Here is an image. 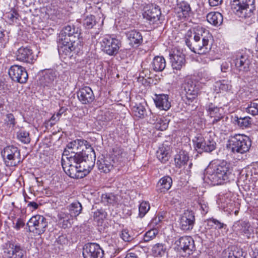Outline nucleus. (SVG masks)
<instances>
[{"mask_svg": "<svg viewBox=\"0 0 258 258\" xmlns=\"http://www.w3.org/2000/svg\"><path fill=\"white\" fill-rule=\"evenodd\" d=\"M114 164L112 162L111 158L109 157L101 158L97 162L98 169L104 173H108L110 171L113 169Z\"/></svg>", "mask_w": 258, "mask_h": 258, "instance_id": "a878e982", "label": "nucleus"}, {"mask_svg": "<svg viewBox=\"0 0 258 258\" xmlns=\"http://www.w3.org/2000/svg\"><path fill=\"white\" fill-rule=\"evenodd\" d=\"M61 44L62 46H59L58 52L60 57L63 59L71 58L76 52L77 47L80 46L79 45L70 43Z\"/></svg>", "mask_w": 258, "mask_h": 258, "instance_id": "4be33fe9", "label": "nucleus"}, {"mask_svg": "<svg viewBox=\"0 0 258 258\" xmlns=\"http://www.w3.org/2000/svg\"><path fill=\"white\" fill-rule=\"evenodd\" d=\"M68 209L72 216L73 217H76L81 213L82 206L80 202L76 201L71 204L68 207Z\"/></svg>", "mask_w": 258, "mask_h": 258, "instance_id": "f704fd0d", "label": "nucleus"}, {"mask_svg": "<svg viewBox=\"0 0 258 258\" xmlns=\"http://www.w3.org/2000/svg\"><path fill=\"white\" fill-rule=\"evenodd\" d=\"M170 59L173 70L179 71L185 66V55L179 51L174 52L173 53L171 54Z\"/></svg>", "mask_w": 258, "mask_h": 258, "instance_id": "6ab92c4d", "label": "nucleus"}, {"mask_svg": "<svg viewBox=\"0 0 258 258\" xmlns=\"http://www.w3.org/2000/svg\"><path fill=\"white\" fill-rule=\"evenodd\" d=\"M175 244L178 246L179 248L189 254L195 248L194 240L190 236L181 237L175 241Z\"/></svg>", "mask_w": 258, "mask_h": 258, "instance_id": "a211bd4d", "label": "nucleus"}, {"mask_svg": "<svg viewBox=\"0 0 258 258\" xmlns=\"http://www.w3.org/2000/svg\"><path fill=\"white\" fill-rule=\"evenodd\" d=\"M246 111L252 115L258 114V103L255 102H250L246 108Z\"/></svg>", "mask_w": 258, "mask_h": 258, "instance_id": "8fccbe9b", "label": "nucleus"}, {"mask_svg": "<svg viewBox=\"0 0 258 258\" xmlns=\"http://www.w3.org/2000/svg\"><path fill=\"white\" fill-rule=\"evenodd\" d=\"M150 209V204L148 202H142L139 207V216L140 218H143L145 216L146 213L149 211Z\"/></svg>", "mask_w": 258, "mask_h": 258, "instance_id": "c03bdc74", "label": "nucleus"}, {"mask_svg": "<svg viewBox=\"0 0 258 258\" xmlns=\"http://www.w3.org/2000/svg\"><path fill=\"white\" fill-rule=\"evenodd\" d=\"M16 58L18 60L33 63L35 60L33 52L28 47H21L18 49L16 53Z\"/></svg>", "mask_w": 258, "mask_h": 258, "instance_id": "dca6fc26", "label": "nucleus"}, {"mask_svg": "<svg viewBox=\"0 0 258 258\" xmlns=\"http://www.w3.org/2000/svg\"><path fill=\"white\" fill-rule=\"evenodd\" d=\"M106 215V213L103 209H98L94 212L93 218L95 220L99 222L104 219Z\"/></svg>", "mask_w": 258, "mask_h": 258, "instance_id": "de8ad7c7", "label": "nucleus"}, {"mask_svg": "<svg viewBox=\"0 0 258 258\" xmlns=\"http://www.w3.org/2000/svg\"><path fill=\"white\" fill-rule=\"evenodd\" d=\"M152 252L157 257H164L168 255L167 246L163 243H157L152 247Z\"/></svg>", "mask_w": 258, "mask_h": 258, "instance_id": "7c9ffc66", "label": "nucleus"}, {"mask_svg": "<svg viewBox=\"0 0 258 258\" xmlns=\"http://www.w3.org/2000/svg\"><path fill=\"white\" fill-rule=\"evenodd\" d=\"M254 0H232L230 2L233 12L241 18L249 17L251 9L250 6L254 5Z\"/></svg>", "mask_w": 258, "mask_h": 258, "instance_id": "6e6552de", "label": "nucleus"}, {"mask_svg": "<svg viewBox=\"0 0 258 258\" xmlns=\"http://www.w3.org/2000/svg\"><path fill=\"white\" fill-rule=\"evenodd\" d=\"M2 155L7 166H16L22 162L20 150L14 146L6 147L2 152Z\"/></svg>", "mask_w": 258, "mask_h": 258, "instance_id": "423d86ee", "label": "nucleus"}, {"mask_svg": "<svg viewBox=\"0 0 258 258\" xmlns=\"http://www.w3.org/2000/svg\"><path fill=\"white\" fill-rule=\"evenodd\" d=\"M59 119V118L58 117H57L56 114H54L53 115L49 121H50V125L51 126H52L53 125H54L57 121H58Z\"/></svg>", "mask_w": 258, "mask_h": 258, "instance_id": "0e129e2a", "label": "nucleus"}, {"mask_svg": "<svg viewBox=\"0 0 258 258\" xmlns=\"http://www.w3.org/2000/svg\"><path fill=\"white\" fill-rule=\"evenodd\" d=\"M129 44L132 47L138 46L143 42V36L141 33L137 30H131L125 33Z\"/></svg>", "mask_w": 258, "mask_h": 258, "instance_id": "5701e85b", "label": "nucleus"}, {"mask_svg": "<svg viewBox=\"0 0 258 258\" xmlns=\"http://www.w3.org/2000/svg\"><path fill=\"white\" fill-rule=\"evenodd\" d=\"M158 233V231L156 228L151 229L144 234L143 240L145 242H149L154 239Z\"/></svg>", "mask_w": 258, "mask_h": 258, "instance_id": "a18cd8bd", "label": "nucleus"}, {"mask_svg": "<svg viewBox=\"0 0 258 258\" xmlns=\"http://www.w3.org/2000/svg\"><path fill=\"white\" fill-rule=\"evenodd\" d=\"M6 118L8 124H9L10 126H12L14 127L16 124L14 115L12 113L8 114L6 116Z\"/></svg>", "mask_w": 258, "mask_h": 258, "instance_id": "bf43d9fd", "label": "nucleus"}, {"mask_svg": "<svg viewBox=\"0 0 258 258\" xmlns=\"http://www.w3.org/2000/svg\"><path fill=\"white\" fill-rule=\"evenodd\" d=\"M29 231L36 235L44 233L48 227L47 219L42 215H36L32 216L27 223Z\"/></svg>", "mask_w": 258, "mask_h": 258, "instance_id": "0eeeda50", "label": "nucleus"}, {"mask_svg": "<svg viewBox=\"0 0 258 258\" xmlns=\"http://www.w3.org/2000/svg\"><path fill=\"white\" fill-rule=\"evenodd\" d=\"M120 237L123 240L126 242L131 241L133 239V236L130 234V231L127 229H123L120 234Z\"/></svg>", "mask_w": 258, "mask_h": 258, "instance_id": "603ef678", "label": "nucleus"}, {"mask_svg": "<svg viewBox=\"0 0 258 258\" xmlns=\"http://www.w3.org/2000/svg\"><path fill=\"white\" fill-rule=\"evenodd\" d=\"M205 171V180L214 185L223 184L228 182L231 174L226 162L220 161H212Z\"/></svg>", "mask_w": 258, "mask_h": 258, "instance_id": "7ed1b4c3", "label": "nucleus"}, {"mask_svg": "<svg viewBox=\"0 0 258 258\" xmlns=\"http://www.w3.org/2000/svg\"><path fill=\"white\" fill-rule=\"evenodd\" d=\"M96 155L89 143L83 139L69 143L64 149L61 165L71 178H82L88 175L95 165Z\"/></svg>", "mask_w": 258, "mask_h": 258, "instance_id": "f257e3e1", "label": "nucleus"}, {"mask_svg": "<svg viewBox=\"0 0 258 258\" xmlns=\"http://www.w3.org/2000/svg\"><path fill=\"white\" fill-rule=\"evenodd\" d=\"M231 86L227 80L217 81L214 85V90L217 93L226 92L231 89Z\"/></svg>", "mask_w": 258, "mask_h": 258, "instance_id": "72a5a7b5", "label": "nucleus"}, {"mask_svg": "<svg viewBox=\"0 0 258 258\" xmlns=\"http://www.w3.org/2000/svg\"><path fill=\"white\" fill-rule=\"evenodd\" d=\"M96 24L95 16H88L84 21V25L87 29H91Z\"/></svg>", "mask_w": 258, "mask_h": 258, "instance_id": "49530a36", "label": "nucleus"}, {"mask_svg": "<svg viewBox=\"0 0 258 258\" xmlns=\"http://www.w3.org/2000/svg\"><path fill=\"white\" fill-rule=\"evenodd\" d=\"M223 258H244V257L242 255V251L234 250L229 252L228 255Z\"/></svg>", "mask_w": 258, "mask_h": 258, "instance_id": "5fc2aeb1", "label": "nucleus"}, {"mask_svg": "<svg viewBox=\"0 0 258 258\" xmlns=\"http://www.w3.org/2000/svg\"><path fill=\"white\" fill-rule=\"evenodd\" d=\"M133 110L136 116L143 118L145 117L146 110L145 106L142 104H138L133 107Z\"/></svg>", "mask_w": 258, "mask_h": 258, "instance_id": "79ce46f5", "label": "nucleus"}, {"mask_svg": "<svg viewBox=\"0 0 258 258\" xmlns=\"http://www.w3.org/2000/svg\"><path fill=\"white\" fill-rule=\"evenodd\" d=\"M18 16L17 12L14 10H11L7 14V18L11 22L16 21L18 19Z\"/></svg>", "mask_w": 258, "mask_h": 258, "instance_id": "4d7b16f0", "label": "nucleus"}, {"mask_svg": "<svg viewBox=\"0 0 258 258\" xmlns=\"http://www.w3.org/2000/svg\"><path fill=\"white\" fill-rule=\"evenodd\" d=\"M208 111L211 118L214 117L217 115L221 114L223 112V109L215 106L212 103L209 104Z\"/></svg>", "mask_w": 258, "mask_h": 258, "instance_id": "37998d69", "label": "nucleus"}, {"mask_svg": "<svg viewBox=\"0 0 258 258\" xmlns=\"http://www.w3.org/2000/svg\"><path fill=\"white\" fill-rule=\"evenodd\" d=\"M207 224L208 228L222 229L224 226H226L223 223L221 222L219 220L212 218L207 220Z\"/></svg>", "mask_w": 258, "mask_h": 258, "instance_id": "a19ab883", "label": "nucleus"}, {"mask_svg": "<svg viewBox=\"0 0 258 258\" xmlns=\"http://www.w3.org/2000/svg\"><path fill=\"white\" fill-rule=\"evenodd\" d=\"M182 87L185 95L186 104H190L198 96L199 88L195 82L190 79L186 80Z\"/></svg>", "mask_w": 258, "mask_h": 258, "instance_id": "f8f14e48", "label": "nucleus"}, {"mask_svg": "<svg viewBox=\"0 0 258 258\" xmlns=\"http://www.w3.org/2000/svg\"><path fill=\"white\" fill-rule=\"evenodd\" d=\"M222 0H209V4L211 7H216L221 4Z\"/></svg>", "mask_w": 258, "mask_h": 258, "instance_id": "680f3d73", "label": "nucleus"}, {"mask_svg": "<svg viewBox=\"0 0 258 258\" xmlns=\"http://www.w3.org/2000/svg\"><path fill=\"white\" fill-rule=\"evenodd\" d=\"M250 57V55L245 52L236 53L234 59L236 69L239 71L245 72L249 71L251 62Z\"/></svg>", "mask_w": 258, "mask_h": 258, "instance_id": "ddd939ff", "label": "nucleus"}, {"mask_svg": "<svg viewBox=\"0 0 258 258\" xmlns=\"http://www.w3.org/2000/svg\"><path fill=\"white\" fill-rule=\"evenodd\" d=\"M175 12L177 16L181 20L185 19L190 16L191 9L189 4L185 1L177 2Z\"/></svg>", "mask_w": 258, "mask_h": 258, "instance_id": "aec40b11", "label": "nucleus"}, {"mask_svg": "<svg viewBox=\"0 0 258 258\" xmlns=\"http://www.w3.org/2000/svg\"><path fill=\"white\" fill-rule=\"evenodd\" d=\"M160 222V220L156 216L152 219L150 224L153 226H155L158 225Z\"/></svg>", "mask_w": 258, "mask_h": 258, "instance_id": "69168bd1", "label": "nucleus"}, {"mask_svg": "<svg viewBox=\"0 0 258 258\" xmlns=\"http://www.w3.org/2000/svg\"><path fill=\"white\" fill-rule=\"evenodd\" d=\"M154 102L156 107L160 110H168L171 107L168 95L166 94L156 95Z\"/></svg>", "mask_w": 258, "mask_h": 258, "instance_id": "393cba45", "label": "nucleus"}, {"mask_svg": "<svg viewBox=\"0 0 258 258\" xmlns=\"http://www.w3.org/2000/svg\"><path fill=\"white\" fill-rule=\"evenodd\" d=\"M229 68V63L224 61L221 65V70L223 72H226Z\"/></svg>", "mask_w": 258, "mask_h": 258, "instance_id": "e2e57ef3", "label": "nucleus"}, {"mask_svg": "<svg viewBox=\"0 0 258 258\" xmlns=\"http://www.w3.org/2000/svg\"><path fill=\"white\" fill-rule=\"evenodd\" d=\"M195 223V214L192 211H185L180 218L179 226L184 231H190Z\"/></svg>", "mask_w": 258, "mask_h": 258, "instance_id": "2eb2a0df", "label": "nucleus"}, {"mask_svg": "<svg viewBox=\"0 0 258 258\" xmlns=\"http://www.w3.org/2000/svg\"><path fill=\"white\" fill-rule=\"evenodd\" d=\"M25 223L23 220L21 218H18L17 220L15 225L14 226V228L17 230H20L21 228L24 226Z\"/></svg>", "mask_w": 258, "mask_h": 258, "instance_id": "052dcab7", "label": "nucleus"}, {"mask_svg": "<svg viewBox=\"0 0 258 258\" xmlns=\"http://www.w3.org/2000/svg\"><path fill=\"white\" fill-rule=\"evenodd\" d=\"M207 20L210 24L217 26L222 23L223 17L221 13L217 12H212L207 15Z\"/></svg>", "mask_w": 258, "mask_h": 258, "instance_id": "c85d7f7f", "label": "nucleus"}, {"mask_svg": "<svg viewBox=\"0 0 258 258\" xmlns=\"http://www.w3.org/2000/svg\"><path fill=\"white\" fill-rule=\"evenodd\" d=\"M192 36V32L187 31L185 35V43L189 49L194 52L198 54H206L208 52L211 46L209 43L212 38V35L209 31L203 27H199L194 33V38L192 41L187 37Z\"/></svg>", "mask_w": 258, "mask_h": 258, "instance_id": "f03ea898", "label": "nucleus"}, {"mask_svg": "<svg viewBox=\"0 0 258 258\" xmlns=\"http://www.w3.org/2000/svg\"><path fill=\"white\" fill-rule=\"evenodd\" d=\"M199 205L203 214H206L208 212L209 207L207 202L203 200L200 201Z\"/></svg>", "mask_w": 258, "mask_h": 258, "instance_id": "13d9d810", "label": "nucleus"}, {"mask_svg": "<svg viewBox=\"0 0 258 258\" xmlns=\"http://www.w3.org/2000/svg\"><path fill=\"white\" fill-rule=\"evenodd\" d=\"M156 156L159 160L163 163H165L169 159L168 150L164 147L159 148L156 152Z\"/></svg>", "mask_w": 258, "mask_h": 258, "instance_id": "4c0bfd02", "label": "nucleus"}, {"mask_svg": "<svg viewBox=\"0 0 258 258\" xmlns=\"http://www.w3.org/2000/svg\"><path fill=\"white\" fill-rule=\"evenodd\" d=\"M249 228V223L242 220L235 222L233 226V230L237 234L245 235L247 236L250 233Z\"/></svg>", "mask_w": 258, "mask_h": 258, "instance_id": "cd10ccee", "label": "nucleus"}, {"mask_svg": "<svg viewBox=\"0 0 258 258\" xmlns=\"http://www.w3.org/2000/svg\"><path fill=\"white\" fill-rule=\"evenodd\" d=\"M27 206L28 207L32 208V210H33L37 209L38 207V205L37 204V203H36L35 202H29L28 203Z\"/></svg>", "mask_w": 258, "mask_h": 258, "instance_id": "338daca9", "label": "nucleus"}, {"mask_svg": "<svg viewBox=\"0 0 258 258\" xmlns=\"http://www.w3.org/2000/svg\"><path fill=\"white\" fill-rule=\"evenodd\" d=\"M150 121L154 125L155 128L163 131L167 128L169 120L159 115L152 114Z\"/></svg>", "mask_w": 258, "mask_h": 258, "instance_id": "b1692460", "label": "nucleus"}, {"mask_svg": "<svg viewBox=\"0 0 258 258\" xmlns=\"http://www.w3.org/2000/svg\"><path fill=\"white\" fill-rule=\"evenodd\" d=\"M153 70L155 72H161L166 67V61L163 56H155L151 63Z\"/></svg>", "mask_w": 258, "mask_h": 258, "instance_id": "2f4dec72", "label": "nucleus"}, {"mask_svg": "<svg viewBox=\"0 0 258 258\" xmlns=\"http://www.w3.org/2000/svg\"><path fill=\"white\" fill-rule=\"evenodd\" d=\"M67 243V239L64 236L61 235L58 236L55 241L54 245L55 246H57L59 249H61L63 248V245L66 244Z\"/></svg>", "mask_w": 258, "mask_h": 258, "instance_id": "3c124183", "label": "nucleus"}, {"mask_svg": "<svg viewBox=\"0 0 258 258\" xmlns=\"http://www.w3.org/2000/svg\"><path fill=\"white\" fill-rule=\"evenodd\" d=\"M77 94L79 100L83 104H90L95 99L93 91L88 86L80 88Z\"/></svg>", "mask_w": 258, "mask_h": 258, "instance_id": "f3484780", "label": "nucleus"}, {"mask_svg": "<svg viewBox=\"0 0 258 258\" xmlns=\"http://www.w3.org/2000/svg\"><path fill=\"white\" fill-rule=\"evenodd\" d=\"M125 258H138V257L135 253L130 252L126 255Z\"/></svg>", "mask_w": 258, "mask_h": 258, "instance_id": "774afa93", "label": "nucleus"}, {"mask_svg": "<svg viewBox=\"0 0 258 258\" xmlns=\"http://www.w3.org/2000/svg\"><path fill=\"white\" fill-rule=\"evenodd\" d=\"M56 78L55 72L53 71H49L45 73L44 76V79L45 82L47 84L51 83L53 82Z\"/></svg>", "mask_w": 258, "mask_h": 258, "instance_id": "864d4df0", "label": "nucleus"}, {"mask_svg": "<svg viewBox=\"0 0 258 258\" xmlns=\"http://www.w3.org/2000/svg\"><path fill=\"white\" fill-rule=\"evenodd\" d=\"M9 75L13 81L21 84L25 83L28 78L25 68L19 65L11 66L9 70Z\"/></svg>", "mask_w": 258, "mask_h": 258, "instance_id": "9b49d317", "label": "nucleus"}, {"mask_svg": "<svg viewBox=\"0 0 258 258\" xmlns=\"http://www.w3.org/2000/svg\"><path fill=\"white\" fill-rule=\"evenodd\" d=\"M81 30L74 25H68L63 27L58 36L59 44L72 43L82 46V38L80 37Z\"/></svg>", "mask_w": 258, "mask_h": 258, "instance_id": "20e7f679", "label": "nucleus"}, {"mask_svg": "<svg viewBox=\"0 0 258 258\" xmlns=\"http://www.w3.org/2000/svg\"><path fill=\"white\" fill-rule=\"evenodd\" d=\"M125 155L123 149L119 147H115L113 149V152L111 156L112 162L114 163L119 162L122 161L123 158Z\"/></svg>", "mask_w": 258, "mask_h": 258, "instance_id": "473e14b6", "label": "nucleus"}, {"mask_svg": "<svg viewBox=\"0 0 258 258\" xmlns=\"http://www.w3.org/2000/svg\"><path fill=\"white\" fill-rule=\"evenodd\" d=\"M101 201L104 204H114L117 203V198L111 193L102 194Z\"/></svg>", "mask_w": 258, "mask_h": 258, "instance_id": "ea45409f", "label": "nucleus"}, {"mask_svg": "<svg viewBox=\"0 0 258 258\" xmlns=\"http://www.w3.org/2000/svg\"><path fill=\"white\" fill-rule=\"evenodd\" d=\"M9 254L10 257L15 255L14 258H23L25 254V251L19 245H12Z\"/></svg>", "mask_w": 258, "mask_h": 258, "instance_id": "e433bc0d", "label": "nucleus"}, {"mask_svg": "<svg viewBox=\"0 0 258 258\" xmlns=\"http://www.w3.org/2000/svg\"><path fill=\"white\" fill-rule=\"evenodd\" d=\"M251 145V140L247 136L237 134L230 137L227 147L234 153L243 154L249 151Z\"/></svg>", "mask_w": 258, "mask_h": 258, "instance_id": "39448f33", "label": "nucleus"}, {"mask_svg": "<svg viewBox=\"0 0 258 258\" xmlns=\"http://www.w3.org/2000/svg\"><path fill=\"white\" fill-rule=\"evenodd\" d=\"M188 155L185 151H180L174 158L175 163L176 167L181 168L188 161Z\"/></svg>", "mask_w": 258, "mask_h": 258, "instance_id": "c756f323", "label": "nucleus"}, {"mask_svg": "<svg viewBox=\"0 0 258 258\" xmlns=\"http://www.w3.org/2000/svg\"><path fill=\"white\" fill-rule=\"evenodd\" d=\"M104 251L98 244L89 243L83 248V255L84 258H102Z\"/></svg>", "mask_w": 258, "mask_h": 258, "instance_id": "4468645a", "label": "nucleus"}, {"mask_svg": "<svg viewBox=\"0 0 258 258\" xmlns=\"http://www.w3.org/2000/svg\"><path fill=\"white\" fill-rule=\"evenodd\" d=\"M196 149L199 152H211L216 149V143L210 137H204L202 135H197L192 140Z\"/></svg>", "mask_w": 258, "mask_h": 258, "instance_id": "9d476101", "label": "nucleus"}, {"mask_svg": "<svg viewBox=\"0 0 258 258\" xmlns=\"http://www.w3.org/2000/svg\"><path fill=\"white\" fill-rule=\"evenodd\" d=\"M172 179L169 176H164L158 182L156 190L158 192L165 193L171 187Z\"/></svg>", "mask_w": 258, "mask_h": 258, "instance_id": "bb28decb", "label": "nucleus"}, {"mask_svg": "<svg viewBox=\"0 0 258 258\" xmlns=\"http://www.w3.org/2000/svg\"><path fill=\"white\" fill-rule=\"evenodd\" d=\"M161 14L160 9L158 7L150 6L143 14V17L149 21L150 24H154L159 20Z\"/></svg>", "mask_w": 258, "mask_h": 258, "instance_id": "412c9836", "label": "nucleus"}, {"mask_svg": "<svg viewBox=\"0 0 258 258\" xmlns=\"http://www.w3.org/2000/svg\"><path fill=\"white\" fill-rule=\"evenodd\" d=\"M58 217L60 223H62V227L66 228L71 225V220L72 219L73 217L70 213H67L64 212H60Z\"/></svg>", "mask_w": 258, "mask_h": 258, "instance_id": "c9c22d12", "label": "nucleus"}, {"mask_svg": "<svg viewBox=\"0 0 258 258\" xmlns=\"http://www.w3.org/2000/svg\"><path fill=\"white\" fill-rule=\"evenodd\" d=\"M250 118L249 117H240L237 120L238 125L242 128H246L250 124Z\"/></svg>", "mask_w": 258, "mask_h": 258, "instance_id": "09e8293b", "label": "nucleus"}, {"mask_svg": "<svg viewBox=\"0 0 258 258\" xmlns=\"http://www.w3.org/2000/svg\"><path fill=\"white\" fill-rule=\"evenodd\" d=\"M17 137L20 142L25 144L30 143L31 141L29 133L23 130H20L17 132Z\"/></svg>", "mask_w": 258, "mask_h": 258, "instance_id": "58836bf2", "label": "nucleus"}, {"mask_svg": "<svg viewBox=\"0 0 258 258\" xmlns=\"http://www.w3.org/2000/svg\"><path fill=\"white\" fill-rule=\"evenodd\" d=\"M223 258H244V257L242 255V251L234 250L229 252L228 255Z\"/></svg>", "mask_w": 258, "mask_h": 258, "instance_id": "6e6d98bb", "label": "nucleus"}, {"mask_svg": "<svg viewBox=\"0 0 258 258\" xmlns=\"http://www.w3.org/2000/svg\"><path fill=\"white\" fill-rule=\"evenodd\" d=\"M102 50L109 55H115L121 46L118 39L107 35L104 37L100 42Z\"/></svg>", "mask_w": 258, "mask_h": 258, "instance_id": "1a4fd4ad", "label": "nucleus"}]
</instances>
